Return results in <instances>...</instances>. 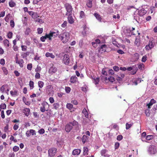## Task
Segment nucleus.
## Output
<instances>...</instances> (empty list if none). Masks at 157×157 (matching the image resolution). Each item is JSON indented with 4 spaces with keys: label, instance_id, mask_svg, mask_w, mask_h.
I'll list each match as a JSON object with an SVG mask.
<instances>
[{
    "label": "nucleus",
    "instance_id": "1",
    "mask_svg": "<svg viewBox=\"0 0 157 157\" xmlns=\"http://www.w3.org/2000/svg\"><path fill=\"white\" fill-rule=\"evenodd\" d=\"M59 38L61 39L63 43L67 42L70 38V34L66 32L59 35Z\"/></svg>",
    "mask_w": 157,
    "mask_h": 157
},
{
    "label": "nucleus",
    "instance_id": "2",
    "mask_svg": "<svg viewBox=\"0 0 157 157\" xmlns=\"http://www.w3.org/2000/svg\"><path fill=\"white\" fill-rule=\"evenodd\" d=\"M148 154L151 155H153L157 152V149L156 146L153 145H150L147 149Z\"/></svg>",
    "mask_w": 157,
    "mask_h": 157
},
{
    "label": "nucleus",
    "instance_id": "3",
    "mask_svg": "<svg viewBox=\"0 0 157 157\" xmlns=\"http://www.w3.org/2000/svg\"><path fill=\"white\" fill-rule=\"evenodd\" d=\"M59 34V32L57 30L52 29V30L48 35V37H49V39L51 40L52 37H55Z\"/></svg>",
    "mask_w": 157,
    "mask_h": 157
},
{
    "label": "nucleus",
    "instance_id": "4",
    "mask_svg": "<svg viewBox=\"0 0 157 157\" xmlns=\"http://www.w3.org/2000/svg\"><path fill=\"white\" fill-rule=\"evenodd\" d=\"M65 7L67 11L66 15H70L72 14V8L71 6L68 3L65 4Z\"/></svg>",
    "mask_w": 157,
    "mask_h": 157
},
{
    "label": "nucleus",
    "instance_id": "5",
    "mask_svg": "<svg viewBox=\"0 0 157 157\" xmlns=\"http://www.w3.org/2000/svg\"><path fill=\"white\" fill-rule=\"evenodd\" d=\"M57 149L56 148H51L48 151V156L49 157H53L56 152Z\"/></svg>",
    "mask_w": 157,
    "mask_h": 157
},
{
    "label": "nucleus",
    "instance_id": "6",
    "mask_svg": "<svg viewBox=\"0 0 157 157\" xmlns=\"http://www.w3.org/2000/svg\"><path fill=\"white\" fill-rule=\"evenodd\" d=\"M95 120L92 121L91 118L90 117V118H86L83 119V123L84 124H94V122H96Z\"/></svg>",
    "mask_w": 157,
    "mask_h": 157
},
{
    "label": "nucleus",
    "instance_id": "7",
    "mask_svg": "<svg viewBox=\"0 0 157 157\" xmlns=\"http://www.w3.org/2000/svg\"><path fill=\"white\" fill-rule=\"evenodd\" d=\"M69 56L67 54H65L63 57V63L66 65H68L70 63Z\"/></svg>",
    "mask_w": 157,
    "mask_h": 157
},
{
    "label": "nucleus",
    "instance_id": "8",
    "mask_svg": "<svg viewBox=\"0 0 157 157\" xmlns=\"http://www.w3.org/2000/svg\"><path fill=\"white\" fill-rule=\"evenodd\" d=\"M26 135L27 137L30 136L31 135L33 136L36 135V131L33 129H30L29 130H28L26 132Z\"/></svg>",
    "mask_w": 157,
    "mask_h": 157
},
{
    "label": "nucleus",
    "instance_id": "9",
    "mask_svg": "<svg viewBox=\"0 0 157 157\" xmlns=\"http://www.w3.org/2000/svg\"><path fill=\"white\" fill-rule=\"evenodd\" d=\"M107 48V46L106 44H104L100 46L99 50V52L103 53L106 52V49Z\"/></svg>",
    "mask_w": 157,
    "mask_h": 157
},
{
    "label": "nucleus",
    "instance_id": "10",
    "mask_svg": "<svg viewBox=\"0 0 157 157\" xmlns=\"http://www.w3.org/2000/svg\"><path fill=\"white\" fill-rule=\"evenodd\" d=\"M124 76L125 75L123 73H121L118 75H117V79L119 82H120Z\"/></svg>",
    "mask_w": 157,
    "mask_h": 157
},
{
    "label": "nucleus",
    "instance_id": "11",
    "mask_svg": "<svg viewBox=\"0 0 157 157\" xmlns=\"http://www.w3.org/2000/svg\"><path fill=\"white\" fill-rule=\"evenodd\" d=\"M73 126L70 124H67L65 126V130L67 132H69L72 129Z\"/></svg>",
    "mask_w": 157,
    "mask_h": 157
},
{
    "label": "nucleus",
    "instance_id": "12",
    "mask_svg": "<svg viewBox=\"0 0 157 157\" xmlns=\"http://www.w3.org/2000/svg\"><path fill=\"white\" fill-rule=\"evenodd\" d=\"M147 13V11L144 9H141L138 11V14L140 16H143Z\"/></svg>",
    "mask_w": 157,
    "mask_h": 157
},
{
    "label": "nucleus",
    "instance_id": "13",
    "mask_svg": "<svg viewBox=\"0 0 157 157\" xmlns=\"http://www.w3.org/2000/svg\"><path fill=\"white\" fill-rule=\"evenodd\" d=\"M107 151L105 149L102 150L101 151V155L105 157H109L110 156L109 155L106 154Z\"/></svg>",
    "mask_w": 157,
    "mask_h": 157
},
{
    "label": "nucleus",
    "instance_id": "14",
    "mask_svg": "<svg viewBox=\"0 0 157 157\" xmlns=\"http://www.w3.org/2000/svg\"><path fill=\"white\" fill-rule=\"evenodd\" d=\"M156 101L154 99H152L150 101V102L147 104V106L148 108H150L154 104L156 103Z\"/></svg>",
    "mask_w": 157,
    "mask_h": 157
},
{
    "label": "nucleus",
    "instance_id": "15",
    "mask_svg": "<svg viewBox=\"0 0 157 157\" xmlns=\"http://www.w3.org/2000/svg\"><path fill=\"white\" fill-rule=\"evenodd\" d=\"M140 36H137L136 38V40L134 42V44L136 46L138 47L140 45Z\"/></svg>",
    "mask_w": 157,
    "mask_h": 157
},
{
    "label": "nucleus",
    "instance_id": "16",
    "mask_svg": "<svg viewBox=\"0 0 157 157\" xmlns=\"http://www.w3.org/2000/svg\"><path fill=\"white\" fill-rule=\"evenodd\" d=\"M24 62V61L22 59H20L19 60L17 59L16 60V63L19 64L21 67H23V64Z\"/></svg>",
    "mask_w": 157,
    "mask_h": 157
},
{
    "label": "nucleus",
    "instance_id": "17",
    "mask_svg": "<svg viewBox=\"0 0 157 157\" xmlns=\"http://www.w3.org/2000/svg\"><path fill=\"white\" fill-rule=\"evenodd\" d=\"M81 152V150L79 149H76L74 150L72 152L73 155H78Z\"/></svg>",
    "mask_w": 157,
    "mask_h": 157
},
{
    "label": "nucleus",
    "instance_id": "18",
    "mask_svg": "<svg viewBox=\"0 0 157 157\" xmlns=\"http://www.w3.org/2000/svg\"><path fill=\"white\" fill-rule=\"evenodd\" d=\"M23 112L25 116H28L30 113L29 109H24Z\"/></svg>",
    "mask_w": 157,
    "mask_h": 157
},
{
    "label": "nucleus",
    "instance_id": "19",
    "mask_svg": "<svg viewBox=\"0 0 157 157\" xmlns=\"http://www.w3.org/2000/svg\"><path fill=\"white\" fill-rule=\"evenodd\" d=\"M69 124L72 126H75L76 128H77L78 126V122L75 121H74L73 122H70Z\"/></svg>",
    "mask_w": 157,
    "mask_h": 157
},
{
    "label": "nucleus",
    "instance_id": "20",
    "mask_svg": "<svg viewBox=\"0 0 157 157\" xmlns=\"http://www.w3.org/2000/svg\"><path fill=\"white\" fill-rule=\"evenodd\" d=\"M69 16L68 17V22L69 23H70L71 24H72L74 22V19L71 16V15H68Z\"/></svg>",
    "mask_w": 157,
    "mask_h": 157
},
{
    "label": "nucleus",
    "instance_id": "21",
    "mask_svg": "<svg viewBox=\"0 0 157 157\" xmlns=\"http://www.w3.org/2000/svg\"><path fill=\"white\" fill-rule=\"evenodd\" d=\"M57 71V69L56 67H55L52 66L49 69V72L50 73L52 72L55 73Z\"/></svg>",
    "mask_w": 157,
    "mask_h": 157
},
{
    "label": "nucleus",
    "instance_id": "22",
    "mask_svg": "<svg viewBox=\"0 0 157 157\" xmlns=\"http://www.w3.org/2000/svg\"><path fill=\"white\" fill-rule=\"evenodd\" d=\"M88 109H84L82 111V113L84 115L86 118H87L88 117V113L87 110Z\"/></svg>",
    "mask_w": 157,
    "mask_h": 157
},
{
    "label": "nucleus",
    "instance_id": "23",
    "mask_svg": "<svg viewBox=\"0 0 157 157\" xmlns=\"http://www.w3.org/2000/svg\"><path fill=\"white\" fill-rule=\"evenodd\" d=\"M77 80V78L75 76H72L70 78V82L71 83L75 82Z\"/></svg>",
    "mask_w": 157,
    "mask_h": 157
},
{
    "label": "nucleus",
    "instance_id": "24",
    "mask_svg": "<svg viewBox=\"0 0 157 157\" xmlns=\"http://www.w3.org/2000/svg\"><path fill=\"white\" fill-rule=\"evenodd\" d=\"M94 15L98 21L100 22H101V16L99 14L97 13H95Z\"/></svg>",
    "mask_w": 157,
    "mask_h": 157
},
{
    "label": "nucleus",
    "instance_id": "25",
    "mask_svg": "<svg viewBox=\"0 0 157 157\" xmlns=\"http://www.w3.org/2000/svg\"><path fill=\"white\" fill-rule=\"evenodd\" d=\"M3 44L5 46L6 48H8L10 46L9 41L7 39L4 40Z\"/></svg>",
    "mask_w": 157,
    "mask_h": 157
},
{
    "label": "nucleus",
    "instance_id": "26",
    "mask_svg": "<svg viewBox=\"0 0 157 157\" xmlns=\"http://www.w3.org/2000/svg\"><path fill=\"white\" fill-rule=\"evenodd\" d=\"M89 137L86 136L85 135H84L82 138V142L83 144H84L88 139Z\"/></svg>",
    "mask_w": 157,
    "mask_h": 157
},
{
    "label": "nucleus",
    "instance_id": "27",
    "mask_svg": "<svg viewBox=\"0 0 157 157\" xmlns=\"http://www.w3.org/2000/svg\"><path fill=\"white\" fill-rule=\"evenodd\" d=\"M45 56L47 57H50L52 58H54L55 57L54 55L52 53H50L49 52H47L45 54Z\"/></svg>",
    "mask_w": 157,
    "mask_h": 157
},
{
    "label": "nucleus",
    "instance_id": "28",
    "mask_svg": "<svg viewBox=\"0 0 157 157\" xmlns=\"http://www.w3.org/2000/svg\"><path fill=\"white\" fill-rule=\"evenodd\" d=\"M48 36V34H46L44 36H42L40 37V40L42 42H44L47 38L49 39V37Z\"/></svg>",
    "mask_w": 157,
    "mask_h": 157
},
{
    "label": "nucleus",
    "instance_id": "29",
    "mask_svg": "<svg viewBox=\"0 0 157 157\" xmlns=\"http://www.w3.org/2000/svg\"><path fill=\"white\" fill-rule=\"evenodd\" d=\"M88 149L87 147H85L83 148V155H88Z\"/></svg>",
    "mask_w": 157,
    "mask_h": 157
},
{
    "label": "nucleus",
    "instance_id": "30",
    "mask_svg": "<svg viewBox=\"0 0 157 157\" xmlns=\"http://www.w3.org/2000/svg\"><path fill=\"white\" fill-rule=\"evenodd\" d=\"M133 124V123H131L130 124L128 123H126V129H129Z\"/></svg>",
    "mask_w": 157,
    "mask_h": 157
},
{
    "label": "nucleus",
    "instance_id": "31",
    "mask_svg": "<svg viewBox=\"0 0 157 157\" xmlns=\"http://www.w3.org/2000/svg\"><path fill=\"white\" fill-rule=\"evenodd\" d=\"M94 81L93 82L96 85H97L99 81V78H93Z\"/></svg>",
    "mask_w": 157,
    "mask_h": 157
},
{
    "label": "nucleus",
    "instance_id": "32",
    "mask_svg": "<svg viewBox=\"0 0 157 157\" xmlns=\"http://www.w3.org/2000/svg\"><path fill=\"white\" fill-rule=\"evenodd\" d=\"M150 111L149 109H147L145 110V113L147 116L148 117L150 116Z\"/></svg>",
    "mask_w": 157,
    "mask_h": 157
},
{
    "label": "nucleus",
    "instance_id": "33",
    "mask_svg": "<svg viewBox=\"0 0 157 157\" xmlns=\"http://www.w3.org/2000/svg\"><path fill=\"white\" fill-rule=\"evenodd\" d=\"M38 84L39 87L40 88H42L44 86V83L42 81H39L38 82Z\"/></svg>",
    "mask_w": 157,
    "mask_h": 157
},
{
    "label": "nucleus",
    "instance_id": "34",
    "mask_svg": "<svg viewBox=\"0 0 157 157\" xmlns=\"http://www.w3.org/2000/svg\"><path fill=\"white\" fill-rule=\"evenodd\" d=\"M47 88L49 92L50 93L51 92L53 91V88L52 86L51 85H49L47 86Z\"/></svg>",
    "mask_w": 157,
    "mask_h": 157
},
{
    "label": "nucleus",
    "instance_id": "35",
    "mask_svg": "<svg viewBox=\"0 0 157 157\" xmlns=\"http://www.w3.org/2000/svg\"><path fill=\"white\" fill-rule=\"evenodd\" d=\"M9 5L10 7H13L15 6L16 4L15 2L12 1H11L9 3Z\"/></svg>",
    "mask_w": 157,
    "mask_h": 157
},
{
    "label": "nucleus",
    "instance_id": "36",
    "mask_svg": "<svg viewBox=\"0 0 157 157\" xmlns=\"http://www.w3.org/2000/svg\"><path fill=\"white\" fill-rule=\"evenodd\" d=\"M37 33L40 34L42 33L43 31V29L42 28H38L37 29Z\"/></svg>",
    "mask_w": 157,
    "mask_h": 157
},
{
    "label": "nucleus",
    "instance_id": "37",
    "mask_svg": "<svg viewBox=\"0 0 157 157\" xmlns=\"http://www.w3.org/2000/svg\"><path fill=\"white\" fill-rule=\"evenodd\" d=\"M2 69L5 74L7 75L8 74V71L6 68L5 67H2Z\"/></svg>",
    "mask_w": 157,
    "mask_h": 157
},
{
    "label": "nucleus",
    "instance_id": "38",
    "mask_svg": "<svg viewBox=\"0 0 157 157\" xmlns=\"http://www.w3.org/2000/svg\"><path fill=\"white\" fill-rule=\"evenodd\" d=\"M38 132L40 134H42L44 133L45 130L44 129L41 128L39 130Z\"/></svg>",
    "mask_w": 157,
    "mask_h": 157
},
{
    "label": "nucleus",
    "instance_id": "39",
    "mask_svg": "<svg viewBox=\"0 0 157 157\" xmlns=\"http://www.w3.org/2000/svg\"><path fill=\"white\" fill-rule=\"evenodd\" d=\"M85 17V14L84 12L81 11L80 12V17L81 18H83Z\"/></svg>",
    "mask_w": 157,
    "mask_h": 157
},
{
    "label": "nucleus",
    "instance_id": "40",
    "mask_svg": "<svg viewBox=\"0 0 157 157\" xmlns=\"http://www.w3.org/2000/svg\"><path fill=\"white\" fill-rule=\"evenodd\" d=\"M87 6L89 8H91L92 6V1H89V2L87 3Z\"/></svg>",
    "mask_w": 157,
    "mask_h": 157
},
{
    "label": "nucleus",
    "instance_id": "41",
    "mask_svg": "<svg viewBox=\"0 0 157 157\" xmlns=\"http://www.w3.org/2000/svg\"><path fill=\"white\" fill-rule=\"evenodd\" d=\"M153 138V136L152 135H148L146 137V139L148 140H150L152 139Z\"/></svg>",
    "mask_w": 157,
    "mask_h": 157
},
{
    "label": "nucleus",
    "instance_id": "42",
    "mask_svg": "<svg viewBox=\"0 0 157 157\" xmlns=\"http://www.w3.org/2000/svg\"><path fill=\"white\" fill-rule=\"evenodd\" d=\"M109 80V81L113 82L115 81V78L113 77L110 76L108 78Z\"/></svg>",
    "mask_w": 157,
    "mask_h": 157
},
{
    "label": "nucleus",
    "instance_id": "43",
    "mask_svg": "<svg viewBox=\"0 0 157 157\" xmlns=\"http://www.w3.org/2000/svg\"><path fill=\"white\" fill-rule=\"evenodd\" d=\"M10 140H11L13 141L14 142H17V140L16 139H15L14 137L11 135L10 138Z\"/></svg>",
    "mask_w": 157,
    "mask_h": 157
},
{
    "label": "nucleus",
    "instance_id": "44",
    "mask_svg": "<svg viewBox=\"0 0 157 157\" xmlns=\"http://www.w3.org/2000/svg\"><path fill=\"white\" fill-rule=\"evenodd\" d=\"M19 149V147L17 146H15L13 148V151L16 152Z\"/></svg>",
    "mask_w": 157,
    "mask_h": 157
},
{
    "label": "nucleus",
    "instance_id": "45",
    "mask_svg": "<svg viewBox=\"0 0 157 157\" xmlns=\"http://www.w3.org/2000/svg\"><path fill=\"white\" fill-rule=\"evenodd\" d=\"M9 129V125L7 124L5 127L4 128V132H7Z\"/></svg>",
    "mask_w": 157,
    "mask_h": 157
},
{
    "label": "nucleus",
    "instance_id": "46",
    "mask_svg": "<svg viewBox=\"0 0 157 157\" xmlns=\"http://www.w3.org/2000/svg\"><path fill=\"white\" fill-rule=\"evenodd\" d=\"M32 67V64L30 63V64H28L27 68L29 70H31Z\"/></svg>",
    "mask_w": 157,
    "mask_h": 157
},
{
    "label": "nucleus",
    "instance_id": "47",
    "mask_svg": "<svg viewBox=\"0 0 157 157\" xmlns=\"http://www.w3.org/2000/svg\"><path fill=\"white\" fill-rule=\"evenodd\" d=\"M34 83L32 81H30L29 82V86L30 88H31V89H32L34 86H33Z\"/></svg>",
    "mask_w": 157,
    "mask_h": 157
},
{
    "label": "nucleus",
    "instance_id": "48",
    "mask_svg": "<svg viewBox=\"0 0 157 157\" xmlns=\"http://www.w3.org/2000/svg\"><path fill=\"white\" fill-rule=\"evenodd\" d=\"M123 139V136L121 135H118L117 137V140H121Z\"/></svg>",
    "mask_w": 157,
    "mask_h": 157
},
{
    "label": "nucleus",
    "instance_id": "49",
    "mask_svg": "<svg viewBox=\"0 0 157 157\" xmlns=\"http://www.w3.org/2000/svg\"><path fill=\"white\" fill-rule=\"evenodd\" d=\"M12 35L13 33L12 32H9L7 35L8 37L10 39L12 37Z\"/></svg>",
    "mask_w": 157,
    "mask_h": 157
},
{
    "label": "nucleus",
    "instance_id": "50",
    "mask_svg": "<svg viewBox=\"0 0 157 157\" xmlns=\"http://www.w3.org/2000/svg\"><path fill=\"white\" fill-rule=\"evenodd\" d=\"M65 90L67 93H69L71 91V88L68 87H65Z\"/></svg>",
    "mask_w": 157,
    "mask_h": 157
},
{
    "label": "nucleus",
    "instance_id": "51",
    "mask_svg": "<svg viewBox=\"0 0 157 157\" xmlns=\"http://www.w3.org/2000/svg\"><path fill=\"white\" fill-rule=\"evenodd\" d=\"M21 47L22 48V51H25L26 50L27 47L26 46L22 45L21 46Z\"/></svg>",
    "mask_w": 157,
    "mask_h": 157
},
{
    "label": "nucleus",
    "instance_id": "52",
    "mask_svg": "<svg viewBox=\"0 0 157 157\" xmlns=\"http://www.w3.org/2000/svg\"><path fill=\"white\" fill-rule=\"evenodd\" d=\"M147 57L146 56H144L142 59V62H144L147 60Z\"/></svg>",
    "mask_w": 157,
    "mask_h": 157
},
{
    "label": "nucleus",
    "instance_id": "53",
    "mask_svg": "<svg viewBox=\"0 0 157 157\" xmlns=\"http://www.w3.org/2000/svg\"><path fill=\"white\" fill-rule=\"evenodd\" d=\"M67 23L66 21H64L63 23L61 25L62 27L65 28L67 26Z\"/></svg>",
    "mask_w": 157,
    "mask_h": 157
},
{
    "label": "nucleus",
    "instance_id": "54",
    "mask_svg": "<svg viewBox=\"0 0 157 157\" xmlns=\"http://www.w3.org/2000/svg\"><path fill=\"white\" fill-rule=\"evenodd\" d=\"M0 63L1 65H4L5 64V61L4 59H1L0 60Z\"/></svg>",
    "mask_w": 157,
    "mask_h": 157
},
{
    "label": "nucleus",
    "instance_id": "55",
    "mask_svg": "<svg viewBox=\"0 0 157 157\" xmlns=\"http://www.w3.org/2000/svg\"><path fill=\"white\" fill-rule=\"evenodd\" d=\"M113 69L115 71H117L119 70V68L118 66H114L113 67Z\"/></svg>",
    "mask_w": 157,
    "mask_h": 157
},
{
    "label": "nucleus",
    "instance_id": "56",
    "mask_svg": "<svg viewBox=\"0 0 157 157\" xmlns=\"http://www.w3.org/2000/svg\"><path fill=\"white\" fill-rule=\"evenodd\" d=\"M73 105L70 103H67L66 105L67 108H72Z\"/></svg>",
    "mask_w": 157,
    "mask_h": 157
},
{
    "label": "nucleus",
    "instance_id": "57",
    "mask_svg": "<svg viewBox=\"0 0 157 157\" xmlns=\"http://www.w3.org/2000/svg\"><path fill=\"white\" fill-rule=\"evenodd\" d=\"M10 26L12 27H13L14 26V22L13 20H11L10 21Z\"/></svg>",
    "mask_w": 157,
    "mask_h": 157
},
{
    "label": "nucleus",
    "instance_id": "58",
    "mask_svg": "<svg viewBox=\"0 0 157 157\" xmlns=\"http://www.w3.org/2000/svg\"><path fill=\"white\" fill-rule=\"evenodd\" d=\"M150 48H151L153 47L154 45L153 44L152 42L151 41H149L148 44Z\"/></svg>",
    "mask_w": 157,
    "mask_h": 157
},
{
    "label": "nucleus",
    "instance_id": "59",
    "mask_svg": "<svg viewBox=\"0 0 157 157\" xmlns=\"http://www.w3.org/2000/svg\"><path fill=\"white\" fill-rule=\"evenodd\" d=\"M35 77L36 78H39L40 77V74L38 73H36L35 75Z\"/></svg>",
    "mask_w": 157,
    "mask_h": 157
},
{
    "label": "nucleus",
    "instance_id": "60",
    "mask_svg": "<svg viewBox=\"0 0 157 157\" xmlns=\"http://www.w3.org/2000/svg\"><path fill=\"white\" fill-rule=\"evenodd\" d=\"M30 29L29 28H27L26 29V30L25 31V34H28L30 32Z\"/></svg>",
    "mask_w": 157,
    "mask_h": 157
},
{
    "label": "nucleus",
    "instance_id": "61",
    "mask_svg": "<svg viewBox=\"0 0 157 157\" xmlns=\"http://www.w3.org/2000/svg\"><path fill=\"white\" fill-rule=\"evenodd\" d=\"M39 16L36 13H34L32 17L33 18H37Z\"/></svg>",
    "mask_w": 157,
    "mask_h": 157
},
{
    "label": "nucleus",
    "instance_id": "62",
    "mask_svg": "<svg viewBox=\"0 0 157 157\" xmlns=\"http://www.w3.org/2000/svg\"><path fill=\"white\" fill-rule=\"evenodd\" d=\"M119 146V144L118 143H116L115 144V148L116 149H117Z\"/></svg>",
    "mask_w": 157,
    "mask_h": 157
},
{
    "label": "nucleus",
    "instance_id": "63",
    "mask_svg": "<svg viewBox=\"0 0 157 157\" xmlns=\"http://www.w3.org/2000/svg\"><path fill=\"white\" fill-rule=\"evenodd\" d=\"M143 66L144 64L143 63L138 65V67L140 69H142V68L143 67Z\"/></svg>",
    "mask_w": 157,
    "mask_h": 157
},
{
    "label": "nucleus",
    "instance_id": "64",
    "mask_svg": "<svg viewBox=\"0 0 157 157\" xmlns=\"http://www.w3.org/2000/svg\"><path fill=\"white\" fill-rule=\"evenodd\" d=\"M18 126L17 125L15 124L14 125L13 128L14 130H16L18 128Z\"/></svg>",
    "mask_w": 157,
    "mask_h": 157
}]
</instances>
